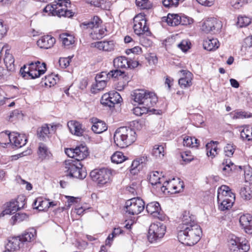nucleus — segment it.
Returning a JSON list of instances; mask_svg holds the SVG:
<instances>
[{"mask_svg":"<svg viewBox=\"0 0 252 252\" xmlns=\"http://www.w3.org/2000/svg\"><path fill=\"white\" fill-rule=\"evenodd\" d=\"M65 153L71 158L64 161V167L67 175L81 180L85 178L87 173L86 170L83 169V165L80 161L88 156V148L80 145L75 149L67 148L65 150Z\"/></svg>","mask_w":252,"mask_h":252,"instance_id":"obj_1","label":"nucleus"},{"mask_svg":"<svg viewBox=\"0 0 252 252\" xmlns=\"http://www.w3.org/2000/svg\"><path fill=\"white\" fill-rule=\"evenodd\" d=\"M182 223L178 233L179 241L187 246H193L200 239L202 234L200 226L194 221V216L185 212L182 218Z\"/></svg>","mask_w":252,"mask_h":252,"instance_id":"obj_2","label":"nucleus"},{"mask_svg":"<svg viewBox=\"0 0 252 252\" xmlns=\"http://www.w3.org/2000/svg\"><path fill=\"white\" fill-rule=\"evenodd\" d=\"M113 137L116 145L121 148L128 147L136 139L135 130L127 126H122L117 128Z\"/></svg>","mask_w":252,"mask_h":252,"instance_id":"obj_3","label":"nucleus"},{"mask_svg":"<svg viewBox=\"0 0 252 252\" xmlns=\"http://www.w3.org/2000/svg\"><path fill=\"white\" fill-rule=\"evenodd\" d=\"M8 139V141L18 148L22 147L26 145L27 139L24 135H21L18 132H13L11 133L1 132L0 133V138ZM0 145L3 147L6 146V142L0 141Z\"/></svg>","mask_w":252,"mask_h":252,"instance_id":"obj_4","label":"nucleus"},{"mask_svg":"<svg viewBox=\"0 0 252 252\" xmlns=\"http://www.w3.org/2000/svg\"><path fill=\"white\" fill-rule=\"evenodd\" d=\"M92 179L98 185L101 186L111 181V171L108 168L94 169L90 173Z\"/></svg>","mask_w":252,"mask_h":252,"instance_id":"obj_5","label":"nucleus"},{"mask_svg":"<svg viewBox=\"0 0 252 252\" xmlns=\"http://www.w3.org/2000/svg\"><path fill=\"white\" fill-rule=\"evenodd\" d=\"M166 231V226L163 223H152L149 227L148 239L151 243L154 242L163 237Z\"/></svg>","mask_w":252,"mask_h":252,"instance_id":"obj_6","label":"nucleus"},{"mask_svg":"<svg viewBox=\"0 0 252 252\" xmlns=\"http://www.w3.org/2000/svg\"><path fill=\"white\" fill-rule=\"evenodd\" d=\"M126 211L131 215H136L143 211L145 208V202L139 198H133L126 202Z\"/></svg>","mask_w":252,"mask_h":252,"instance_id":"obj_7","label":"nucleus"},{"mask_svg":"<svg viewBox=\"0 0 252 252\" xmlns=\"http://www.w3.org/2000/svg\"><path fill=\"white\" fill-rule=\"evenodd\" d=\"M228 246L231 252H247L250 249L248 241L243 238L232 237L228 241Z\"/></svg>","mask_w":252,"mask_h":252,"instance_id":"obj_8","label":"nucleus"},{"mask_svg":"<svg viewBox=\"0 0 252 252\" xmlns=\"http://www.w3.org/2000/svg\"><path fill=\"white\" fill-rule=\"evenodd\" d=\"M133 28L135 34L140 35L145 32L150 33L144 15L139 14L135 16L133 18Z\"/></svg>","mask_w":252,"mask_h":252,"instance_id":"obj_9","label":"nucleus"},{"mask_svg":"<svg viewBox=\"0 0 252 252\" xmlns=\"http://www.w3.org/2000/svg\"><path fill=\"white\" fill-rule=\"evenodd\" d=\"M217 199L219 204V209L221 211H224L231 208L234 202L235 196H230V195H218Z\"/></svg>","mask_w":252,"mask_h":252,"instance_id":"obj_10","label":"nucleus"},{"mask_svg":"<svg viewBox=\"0 0 252 252\" xmlns=\"http://www.w3.org/2000/svg\"><path fill=\"white\" fill-rule=\"evenodd\" d=\"M182 77L178 81L179 85L182 88H187L192 85V74L185 70L179 71Z\"/></svg>","mask_w":252,"mask_h":252,"instance_id":"obj_11","label":"nucleus"},{"mask_svg":"<svg viewBox=\"0 0 252 252\" xmlns=\"http://www.w3.org/2000/svg\"><path fill=\"white\" fill-rule=\"evenodd\" d=\"M239 222L247 233H252V216L249 214L241 216L239 218Z\"/></svg>","mask_w":252,"mask_h":252,"instance_id":"obj_12","label":"nucleus"},{"mask_svg":"<svg viewBox=\"0 0 252 252\" xmlns=\"http://www.w3.org/2000/svg\"><path fill=\"white\" fill-rule=\"evenodd\" d=\"M220 23H218L217 19L214 18H208L205 21L202 26L201 29L205 33L215 32L216 28H219Z\"/></svg>","mask_w":252,"mask_h":252,"instance_id":"obj_13","label":"nucleus"},{"mask_svg":"<svg viewBox=\"0 0 252 252\" xmlns=\"http://www.w3.org/2000/svg\"><path fill=\"white\" fill-rule=\"evenodd\" d=\"M56 42L55 38L51 35H46L41 37L37 44L40 48L49 49L52 47Z\"/></svg>","mask_w":252,"mask_h":252,"instance_id":"obj_14","label":"nucleus"},{"mask_svg":"<svg viewBox=\"0 0 252 252\" xmlns=\"http://www.w3.org/2000/svg\"><path fill=\"white\" fill-rule=\"evenodd\" d=\"M91 47H96L99 50L109 52L114 49L115 43L113 40L98 41L92 43Z\"/></svg>","mask_w":252,"mask_h":252,"instance_id":"obj_15","label":"nucleus"},{"mask_svg":"<svg viewBox=\"0 0 252 252\" xmlns=\"http://www.w3.org/2000/svg\"><path fill=\"white\" fill-rule=\"evenodd\" d=\"M67 126L70 132L77 136L82 135L84 129L82 125L79 122L76 121H70L68 122Z\"/></svg>","mask_w":252,"mask_h":252,"instance_id":"obj_16","label":"nucleus"},{"mask_svg":"<svg viewBox=\"0 0 252 252\" xmlns=\"http://www.w3.org/2000/svg\"><path fill=\"white\" fill-rule=\"evenodd\" d=\"M92 129L95 133H101L107 129L106 124L97 118L92 119Z\"/></svg>","mask_w":252,"mask_h":252,"instance_id":"obj_17","label":"nucleus"},{"mask_svg":"<svg viewBox=\"0 0 252 252\" xmlns=\"http://www.w3.org/2000/svg\"><path fill=\"white\" fill-rule=\"evenodd\" d=\"M37 154L39 158L41 160L49 159L52 157V154L49 151L48 147L43 143H39Z\"/></svg>","mask_w":252,"mask_h":252,"instance_id":"obj_18","label":"nucleus"},{"mask_svg":"<svg viewBox=\"0 0 252 252\" xmlns=\"http://www.w3.org/2000/svg\"><path fill=\"white\" fill-rule=\"evenodd\" d=\"M147 93L148 91L144 90H135L131 94V99L133 100L134 102L140 105H142Z\"/></svg>","mask_w":252,"mask_h":252,"instance_id":"obj_19","label":"nucleus"},{"mask_svg":"<svg viewBox=\"0 0 252 252\" xmlns=\"http://www.w3.org/2000/svg\"><path fill=\"white\" fill-rule=\"evenodd\" d=\"M50 134V128L47 124H44L37 130V137L41 141H45L47 138H49Z\"/></svg>","mask_w":252,"mask_h":252,"instance_id":"obj_20","label":"nucleus"},{"mask_svg":"<svg viewBox=\"0 0 252 252\" xmlns=\"http://www.w3.org/2000/svg\"><path fill=\"white\" fill-rule=\"evenodd\" d=\"M157 101L158 97L156 94L153 92H148L142 105H145L150 108L154 106Z\"/></svg>","mask_w":252,"mask_h":252,"instance_id":"obj_21","label":"nucleus"},{"mask_svg":"<svg viewBox=\"0 0 252 252\" xmlns=\"http://www.w3.org/2000/svg\"><path fill=\"white\" fill-rule=\"evenodd\" d=\"M203 45L205 49L212 51L218 49L220 44L217 38H207L204 40Z\"/></svg>","mask_w":252,"mask_h":252,"instance_id":"obj_22","label":"nucleus"},{"mask_svg":"<svg viewBox=\"0 0 252 252\" xmlns=\"http://www.w3.org/2000/svg\"><path fill=\"white\" fill-rule=\"evenodd\" d=\"M21 244V239L19 237L12 238L7 244L6 249L10 250L12 251H16L20 248Z\"/></svg>","mask_w":252,"mask_h":252,"instance_id":"obj_23","label":"nucleus"},{"mask_svg":"<svg viewBox=\"0 0 252 252\" xmlns=\"http://www.w3.org/2000/svg\"><path fill=\"white\" fill-rule=\"evenodd\" d=\"M146 210L149 214L153 217L158 215V211H161V208L159 203L155 201L147 204Z\"/></svg>","mask_w":252,"mask_h":252,"instance_id":"obj_24","label":"nucleus"},{"mask_svg":"<svg viewBox=\"0 0 252 252\" xmlns=\"http://www.w3.org/2000/svg\"><path fill=\"white\" fill-rule=\"evenodd\" d=\"M101 22V20L98 16H95L91 19V21L82 23L81 26L84 27L86 29L98 28Z\"/></svg>","mask_w":252,"mask_h":252,"instance_id":"obj_25","label":"nucleus"},{"mask_svg":"<svg viewBox=\"0 0 252 252\" xmlns=\"http://www.w3.org/2000/svg\"><path fill=\"white\" fill-rule=\"evenodd\" d=\"M35 234V229L32 228L26 231L21 236H19V237L21 239L22 243L23 242H31L34 239Z\"/></svg>","mask_w":252,"mask_h":252,"instance_id":"obj_26","label":"nucleus"},{"mask_svg":"<svg viewBox=\"0 0 252 252\" xmlns=\"http://www.w3.org/2000/svg\"><path fill=\"white\" fill-rule=\"evenodd\" d=\"M114 66L117 68H128V60L123 56L115 58L113 61Z\"/></svg>","mask_w":252,"mask_h":252,"instance_id":"obj_27","label":"nucleus"},{"mask_svg":"<svg viewBox=\"0 0 252 252\" xmlns=\"http://www.w3.org/2000/svg\"><path fill=\"white\" fill-rule=\"evenodd\" d=\"M239 193L241 197L244 200H250L252 199V187L245 186L242 187L240 190Z\"/></svg>","mask_w":252,"mask_h":252,"instance_id":"obj_28","label":"nucleus"},{"mask_svg":"<svg viewBox=\"0 0 252 252\" xmlns=\"http://www.w3.org/2000/svg\"><path fill=\"white\" fill-rule=\"evenodd\" d=\"M62 43L65 46H69L75 42L74 37L67 33H63L59 36Z\"/></svg>","mask_w":252,"mask_h":252,"instance_id":"obj_29","label":"nucleus"},{"mask_svg":"<svg viewBox=\"0 0 252 252\" xmlns=\"http://www.w3.org/2000/svg\"><path fill=\"white\" fill-rule=\"evenodd\" d=\"M222 164L223 166L222 171L225 175L229 174L231 171L235 170L237 167V166L229 159L223 160Z\"/></svg>","mask_w":252,"mask_h":252,"instance_id":"obj_30","label":"nucleus"},{"mask_svg":"<svg viewBox=\"0 0 252 252\" xmlns=\"http://www.w3.org/2000/svg\"><path fill=\"white\" fill-rule=\"evenodd\" d=\"M180 15L169 13L166 18V22L169 26H176L180 25Z\"/></svg>","mask_w":252,"mask_h":252,"instance_id":"obj_31","label":"nucleus"},{"mask_svg":"<svg viewBox=\"0 0 252 252\" xmlns=\"http://www.w3.org/2000/svg\"><path fill=\"white\" fill-rule=\"evenodd\" d=\"M32 206L34 209L43 211L48 208V201L43 200L41 197L37 198L33 202Z\"/></svg>","mask_w":252,"mask_h":252,"instance_id":"obj_32","label":"nucleus"},{"mask_svg":"<svg viewBox=\"0 0 252 252\" xmlns=\"http://www.w3.org/2000/svg\"><path fill=\"white\" fill-rule=\"evenodd\" d=\"M4 62L7 70L12 71L14 70V59L11 54L6 52Z\"/></svg>","mask_w":252,"mask_h":252,"instance_id":"obj_33","label":"nucleus"},{"mask_svg":"<svg viewBox=\"0 0 252 252\" xmlns=\"http://www.w3.org/2000/svg\"><path fill=\"white\" fill-rule=\"evenodd\" d=\"M58 16V17L64 16L65 17L70 18L74 15V13L71 10H68L65 7L60 8V10H55L53 16Z\"/></svg>","mask_w":252,"mask_h":252,"instance_id":"obj_34","label":"nucleus"},{"mask_svg":"<svg viewBox=\"0 0 252 252\" xmlns=\"http://www.w3.org/2000/svg\"><path fill=\"white\" fill-rule=\"evenodd\" d=\"M110 96V107H114L115 104H118L121 102L122 100V98L120 94L117 92L112 91L108 93Z\"/></svg>","mask_w":252,"mask_h":252,"instance_id":"obj_35","label":"nucleus"},{"mask_svg":"<svg viewBox=\"0 0 252 252\" xmlns=\"http://www.w3.org/2000/svg\"><path fill=\"white\" fill-rule=\"evenodd\" d=\"M102 73H104L105 75L107 76L108 78H118V79L123 78L125 79L126 77V75L125 72L123 71H121L120 69H117L115 70H112L110 71L108 73H106V72H102Z\"/></svg>","mask_w":252,"mask_h":252,"instance_id":"obj_36","label":"nucleus"},{"mask_svg":"<svg viewBox=\"0 0 252 252\" xmlns=\"http://www.w3.org/2000/svg\"><path fill=\"white\" fill-rule=\"evenodd\" d=\"M143 162L142 159L133 160L131 163L130 173L133 175L137 174L143 167Z\"/></svg>","mask_w":252,"mask_h":252,"instance_id":"obj_37","label":"nucleus"},{"mask_svg":"<svg viewBox=\"0 0 252 252\" xmlns=\"http://www.w3.org/2000/svg\"><path fill=\"white\" fill-rule=\"evenodd\" d=\"M103 73H102L101 74L97 75L95 77V81L96 84L95 87H93L94 90H96L98 91H101L103 90V89L106 86V81L105 80H99L101 78H102L103 76Z\"/></svg>","mask_w":252,"mask_h":252,"instance_id":"obj_38","label":"nucleus"},{"mask_svg":"<svg viewBox=\"0 0 252 252\" xmlns=\"http://www.w3.org/2000/svg\"><path fill=\"white\" fill-rule=\"evenodd\" d=\"M198 141L194 137L186 136L183 139V145L189 147H197L198 146Z\"/></svg>","mask_w":252,"mask_h":252,"instance_id":"obj_39","label":"nucleus"},{"mask_svg":"<svg viewBox=\"0 0 252 252\" xmlns=\"http://www.w3.org/2000/svg\"><path fill=\"white\" fill-rule=\"evenodd\" d=\"M164 147L162 145H155L152 152L153 156L157 158H161L163 157L164 154Z\"/></svg>","mask_w":252,"mask_h":252,"instance_id":"obj_40","label":"nucleus"},{"mask_svg":"<svg viewBox=\"0 0 252 252\" xmlns=\"http://www.w3.org/2000/svg\"><path fill=\"white\" fill-rule=\"evenodd\" d=\"M28 219V216L26 214L17 213L11 217V220L12 221V223L13 225L16 222H21L24 220H26Z\"/></svg>","mask_w":252,"mask_h":252,"instance_id":"obj_41","label":"nucleus"},{"mask_svg":"<svg viewBox=\"0 0 252 252\" xmlns=\"http://www.w3.org/2000/svg\"><path fill=\"white\" fill-rule=\"evenodd\" d=\"M241 136L243 139H247L248 141L252 140V127L245 126L241 132Z\"/></svg>","mask_w":252,"mask_h":252,"instance_id":"obj_42","label":"nucleus"},{"mask_svg":"<svg viewBox=\"0 0 252 252\" xmlns=\"http://www.w3.org/2000/svg\"><path fill=\"white\" fill-rule=\"evenodd\" d=\"M251 23V19L247 16H239L238 17L237 26L239 28L245 27Z\"/></svg>","mask_w":252,"mask_h":252,"instance_id":"obj_43","label":"nucleus"},{"mask_svg":"<svg viewBox=\"0 0 252 252\" xmlns=\"http://www.w3.org/2000/svg\"><path fill=\"white\" fill-rule=\"evenodd\" d=\"M162 179L159 177V172L155 171L151 174L149 177V181L152 185L154 186L161 183Z\"/></svg>","mask_w":252,"mask_h":252,"instance_id":"obj_44","label":"nucleus"},{"mask_svg":"<svg viewBox=\"0 0 252 252\" xmlns=\"http://www.w3.org/2000/svg\"><path fill=\"white\" fill-rule=\"evenodd\" d=\"M126 160L125 157L121 152H116L111 156L112 162L120 163Z\"/></svg>","mask_w":252,"mask_h":252,"instance_id":"obj_45","label":"nucleus"},{"mask_svg":"<svg viewBox=\"0 0 252 252\" xmlns=\"http://www.w3.org/2000/svg\"><path fill=\"white\" fill-rule=\"evenodd\" d=\"M252 117V113L245 112V111H237L235 112L233 118L234 119H245V118H249Z\"/></svg>","mask_w":252,"mask_h":252,"instance_id":"obj_46","label":"nucleus"},{"mask_svg":"<svg viewBox=\"0 0 252 252\" xmlns=\"http://www.w3.org/2000/svg\"><path fill=\"white\" fill-rule=\"evenodd\" d=\"M206 147L207 150V154L208 157L212 156L214 157L215 156V154H217L218 148L217 147L214 145V142H213V144H207Z\"/></svg>","mask_w":252,"mask_h":252,"instance_id":"obj_47","label":"nucleus"},{"mask_svg":"<svg viewBox=\"0 0 252 252\" xmlns=\"http://www.w3.org/2000/svg\"><path fill=\"white\" fill-rule=\"evenodd\" d=\"M36 63L38 64V70L37 72L34 73V77H35V78L39 77L41 75L44 74L46 70V66L45 63H43L41 64L40 62L37 61Z\"/></svg>","mask_w":252,"mask_h":252,"instance_id":"obj_48","label":"nucleus"},{"mask_svg":"<svg viewBox=\"0 0 252 252\" xmlns=\"http://www.w3.org/2000/svg\"><path fill=\"white\" fill-rule=\"evenodd\" d=\"M218 195H235V194L231 191L229 187L225 185L221 186L218 189Z\"/></svg>","mask_w":252,"mask_h":252,"instance_id":"obj_49","label":"nucleus"},{"mask_svg":"<svg viewBox=\"0 0 252 252\" xmlns=\"http://www.w3.org/2000/svg\"><path fill=\"white\" fill-rule=\"evenodd\" d=\"M27 69V66L24 65L21 68L20 73L23 78H26L27 77H31V79H35L34 77V74L29 70V68Z\"/></svg>","mask_w":252,"mask_h":252,"instance_id":"obj_50","label":"nucleus"},{"mask_svg":"<svg viewBox=\"0 0 252 252\" xmlns=\"http://www.w3.org/2000/svg\"><path fill=\"white\" fill-rule=\"evenodd\" d=\"M235 146L233 144H227L224 148V152L226 156L231 157L235 150Z\"/></svg>","mask_w":252,"mask_h":252,"instance_id":"obj_51","label":"nucleus"},{"mask_svg":"<svg viewBox=\"0 0 252 252\" xmlns=\"http://www.w3.org/2000/svg\"><path fill=\"white\" fill-rule=\"evenodd\" d=\"M175 179L173 178L171 180L165 181L161 187V190L164 192L167 190L168 192L171 193L172 190V185H174L173 182L175 181Z\"/></svg>","mask_w":252,"mask_h":252,"instance_id":"obj_52","label":"nucleus"},{"mask_svg":"<svg viewBox=\"0 0 252 252\" xmlns=\"http://www.w3.org/2000/svg\"><path fill=\"white\" fill-rule=\"evenodd\" d=\"M136 4L141 9H149L151 4L149 0H136Z\"/></svg>","mask_w":252,"mask_h":252,"instance_id":"obj_53","label":"nucleus"},{"mask_svg":"<svg viewBox=\"0 0 252 252\" xmlns=\"http://www.w3.org/2000/svg\"><path fill=\"white\" fill-rule=\"evenodd\" d=\"M185 0H163L162 3L163 5L166 7L171 6H177L180 2H183Z\"/></svg>","mask_w":252,"mask_h":252,"instance_id":"obj_54","label":"nucleus"},{"mask_svg":"<svg viewBox=\"0 0 252 252\" xmlns=\"http://www.w3.org/2000/svg\"><path fill=\"white\" fill-rule=\"evenodd\" d=\"M71 59V58H70L69 57L67 58H61L59 61L60 66L62 68H66L69 65Z\"/></svg>","mask_w":252,"mask_h":252,"instance_id":"obj_55","label":"nucleus"},{"mask_svg":"<svg viewBox=\"0 0 252 252\" xmlns=\"http://www.w3.org/2000/svg\"><path fill=\"white\" fill-rule=\"evenodd\" d=\"M110 96L109 95V93H106L104 94L101 98L100 102L101 103L105 106H108L110 108H111L112 107H110V99H109V97Z\"/></svg>","mask_w":252,"mask_h":252,"instance_id":"obj_56","label":"nucleus"},{"mask_svg":"<svg viewBox=\"0 0 252 252\" xmlns=\"http://www.w3.org/2000/svg\"><path fill=\"white\" fill-rule=\"evenodd\" d=\"M18 201H11L7 205L11 209L10 210L15 213L21 208V207L18 204Z\"/></svg>","mask_w":252,"mask_h":252,"instance_id":"obj_57","label":"nucleus"},{"mask_svg":"<svg viewBox=\"0 0 252 252\" xmlns=\"http://www.w3.org/2000/svg\"><path fill=\"white\" fill-rule=\"evenodd\" d=\"M180 25H188L193 23V19L185 15H180Z\"/></svg>","mask_w":252,"mask_h":252,"instance_id":"obj_58","label":"nucleus"},{"mask_svg":"<svg viewBox=\"0 0 252 252\" xmlns=\"http://www.w3.org/2000/svg\"><path fill=\"white\" fill-rule=\"evenodd\" d=\"M177 46L183 52H186L190 48V43L187 40H182L179 44H178Z\"/></svg>","mask_w":252,"mask_h":252,"instance_id":"obj_59","label":"nucleus"},{"mask_svg":"<svg viewBox=\"0 0 252 252\" xmlns=\"http://www.w3.org/2000/svg\"><path fill=\"white\" fill-rule=\"evenodd\" d=\"M123 231V230L120 227L115 228L112 233L109 235L108 237H107V240L109 241L112 240L114 237L122 233Z\"/></svg>","mask_w":252,"mask_h":252,"instance_id":"obj_60","label":"nucleus"},{"mask_svg":"<svg viewBox=\"0 0 252 252\" xmlns=\"http://www.w3.org/2000/svg\"><path fill=\"white\" fill-rule=\"evenodd\" d=\"M245 180L252 181V168L250 166L246 167L244 169Z\"/></svg>","mask_w":252,"mask_h":252,"instance_id":"obj_61","label":"nucleus"},{"mask_svg":"<svg viewBox=\"0 0 252 252\" xmlns=\"http://www.w3.org/2000/svg\"><path fill=\"white\" fill-rule=\"evenodd\" d=\"M181 157L183 161L187 162H189L193 159V157L190 155V153H187V152L183 153L181 155Z\"/></svg>","mask_w":252,"mask_h":252,"instance_id":"obj_62","label":"nucleus"},{"mask_svg":"<svg viewBox=\"0 0 252 252\" xmlns=\"http://www.w3.org/2000/svg\"><path fill=\"white\" fill-rule=\"evenodd\" d=\"M199 4L207 6H211L213 5L215 0H196Z\"/></svg>","mask_w":252,"mask_h":252,"instance_id":"obj_63","label":"nucleus"},{"mask_svg":"<svg viewBox=\"0 0 252 252\" xmlns=\"http://www.w3.org/2000/svg\"><path fill=\"white\" fill-rule=\"evenodd\" d=\"M141 52V48L139 46H135L134 48L126 50V53L129 54L131 53L139 54Z\"/></svg>","mask_w":252,"mask_h":252,"instance_id":"obj_64","label":"nucleus"}]
</instances>
